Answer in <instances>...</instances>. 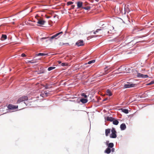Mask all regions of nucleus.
<instances>
[{
  "instance_id": "f3484780",
  "label": "nucleus",
  "mask_w": 154,
  "mask_h": 154,
  "mask_svg": "<svg viewBox=\"0 0 154 154\" xmlns=\"http://www.w3.org/2000/svg\"><path fill=\"white\" fill-rule=\"evenodd\" d=\"M121 110H122V112L126 114H127L128 113V111L127 109L122 108L121 109Z\"/></svg>"
},
{
  "instance_id": "5701e85b",
  "label": "nucleus",
  "mask_w": 154,
  "mask_h": 154,
  "mask_svg": "<svg viewBox=\"0 0 154 154\" xmlns=\"http://www.w3.org/2000/svg\"><path fill=\"white\" fill-rule=\"evenodd\" d=\"M108 147L109 148H112L113 147V146H114V144H113V143H109L108 145Z\"/></svg>"
},
{
  "instance_id": "423d86ee",
  "label": "nucleus",
  "mask_w": 154,
  "mask_h": 154,
  "mask_svg": "<svg viewBox=\"0 0 154 154\" xmlns=\"http://www.w3.org/2000/svg\"><path fill=\"white\" fill-rule=\"evenodd\" d=\"M75 45L78 47L83 46L84 45V42L82 40H79L76 43Z\"/></svg>"
},
{
  "instance_id": "9d476101",
  "label": "nucleus",
  "mask_w": 154,
  "mask_h": 154,
  "mask_svg": "<svg viewBox=\"0 0 154 154\" xmlns=\"http://www.w3.org/2000/svg\"><path fill=\"white\" fill-rule=\"evenodd\" d=\"M122 69H123L122 68V67L121 66L119 68L117 69V70L119 71V72H117L116 73V74H119L124 73V71L122 70Z\"/></svg>"
},
{
  "instance_id": "b1692460",
  "label": "nucleus",
  "mask_w": 154,
  "mask_h": 154,
  "mask_svg": "<svg viewBox=\"0 0 154 154\" xmlns=\"http://www.w3.org/2000/svg\"><path fill=\"white\" fill-rule=\"evenodd\" d=\"M82 8L86 10H89L90 9V7L89 6H87L86 7H83Z\"/></svg>"
},
{
  "instance_id": "a19ab883",
  "label": "nucleus",
  "mask_w": 154,
  "mask_h": 154,
  "mask_svg": "<svg viewBox=\"0 0 154 154\" xmlns=\"http://www.w3.org/2000/svg\"><path fill=\"white\" fill-rule=\"evenodd\" d=\"M58 63H61V62L60 61H58Z\"/></svg>"
},
{
  "instance_id": "aec40b11",
  "label": "nucleus",
  "mask_w": 154,
  "mask_h": 154,
  "mask_svg": "<svg viewBox=\"0 0 154 154\" xmlns=\"http://www.w3.org/2000/svg\"><path fill=\"white\" fill-rule=\"evenodd\" d=\"M112 123L114 125H117L118 124L119 122L117 120L114 119L113 120Z\"/></svg>"
},
{
  "instance_id": "79ce46f5",
  "label": "nucleus",
  "mask_w": 154,
  "mask_h": 154,
  "mask_svg": "<svg viewBox=\"0 0 154 154\" xmlns=\"http://www.w3.org/2000/svg\"><path fill=\"white\" fill-rule=\"evenodd\" d=\"M142 71H145V69H142Z\"/></svg>"
},
{
  "instance_id": "9b49d317",
  "label": "nucleus",
  "mask_w": 154,
  "mask_h": 154,
  "mask_svg": "<svg viewBox=\"0 0 154 154\" xmlns=\"http://www.w3.org/2000/svg\"><path fill=\"white\" fill-rule=\"evenodd\" d=\"M120 128L122 130H125L126 128L125 124L124 123L120 125Z\"/></svg>"
},
{
  "instance_id": "a878e982",
  "label": "nucleus",
  "mask_w": 154,
  "mask_h": 154,
  "mask_svg": "<svg viewBox=\"0 0 154 154\" xmlns=\"http://www.w3.org/2000/svg\"><path fill=\"white\" fill-rule=\"evenodd\" d=\"M96 37V35H91V36H89L88 37L87 39L88 40H89L90 39H91L92 38H93V37Z\"/></svg>"
},
{
  "instance_id": "c9c22d12",
  "label": "nucleus",
  "mask_w": 154,
  "mask_h": 154,
  "mask_svg": "<svg viewBox=\"0 0 154 154\" xmlns=\"http://www.w3.org/2000/svg\"><path fill=\"white\" fill-rule=\"evenodd\" d=\"M28 62L29 63H34V62H32V60H31V61H28Z\"/></svg>"
},
{
  "instance_id": "6e6552de",
  "label": "nucleus",
  "mask_w": 154,
  "mask_h": 154,
  "mask_svg": "<svg viewBox=\"0 0 154 154\" xmlns=\"http://www.w3.org/2000/svg\"><path fill=\"white\" fill-rule=\"evenodd\" d=\"M18 106H14L11 104H9L8 106V108L9 109H16Z\"/></svg>"
},
{
  "instance_id": "f704fd0d",
  "label": "nucleus",
  "mask_w": 154,
  "mask_h": 154,
  "mask_svg": "<svg viewBox=\"0 0 154 154\" xmlns=\"http://www.w3.org/2000/svg\"><path fill=\"white\" fill-rule=\"evenodd\" d=\"M75 5H72L71 6V7H72V9H74V8H75Z\"/></svg>"
},
{
  "instance_id": "4c0bfd02",
  "label": "nucleus",
  "mask_w": 154,
  "mask_h": 154,
  "mask_svg": "<svg viewBox=\"0 0 154 154\" xmlns=\"http://www.w3.org/2000/svg\"><path fill=\"white\" fill-rule=\"evenodd\" d=\"M115 149L114 148H112L111 149V151L112 152H113L114 151Z\"/></svg>"
},
{
  "instance_id": "ea45409f",
  "label": "nucleus",
  "mask_w": 154,
  "mask_h": 154,
  "mask_svg": "<svg viewBox=\"0 0 154 154\" xmlns=\"http://www.w3.org/2000/svg\"><path fill=\"white\" fill-rule=\"evenodd\" d=\"M107 98H105V99H104L103 100V101H106V100H107Z\"/></svg>"
},
{
  "instance_id": "4468645a",
  "label": "nucleus",
  "mask_w": 154,
  "mask_h": 154,
  "mask_svg": "<svg viewBox=\"0 0 154 154\" xmlns=\"http://www.w3.org/2000/svg\"><path fill=\"white\" fill-rule=\"evenodd\" d=\"M110 129H107L105 130V135L106 136H107L108 135V134L110 133Z\"/></svg>"
},
{
  "instance_id": "cd10ccee",
  "label": "nucleus",
  "mask_w": 154,
  "mask_h": 154,
  "mask_svg": "<svg viewBox=\"0 0 154 154\" xmlns=\"http://www.w3.org/2000/svg\"><path fill=\"white\" fill-rule=\"evenodd\" d=\"M154 84V81H152L151 82L149 83H148L146 84V85H150L152 84Z\"/></svg>"
},
{
  "instance_id": "f257e3e1",
  "label": "nucleus",
  "mask_w": 154,
  "mask_h": 154,
  "mask_svg": "<svg viewBox=\"0 0 154 154\" xmlns=\"http://www.w3.org/2000/svg\"><path fill=\"white\" fill-rule=\"evenodd\" d=\"M63 33V32H60L54 35H53L52 36L49 37V39L51 41V40L55 38V39H57V38H59V37L56 38L57 37V36H58L59 35H60V34H62ZM48 38H49V37H43L42 38H41V40H42L43 39H45Z\"/></svg>"
},
{
  "instance_id": "393cba45",
  "label": "nucleus",
  "mask_w": 154,
  "mask_h": 154,
  "mask_svg": "<svg viewBox=\"0 0 154 154\" xmlns=\"http://www.w3.org/2000/svg\"><path fill=\"white\" fill-rule=\"evenodd\" d=\"M55 68V67H50L48 68V70L49 71H50L53 69H54Z\"/></svg>"
},
{
  "instance_id": "e433bc0d",
  "label": "nucleus",
  "mask_w": 154,
  "mask_h": 154,
  "mask_svg": "<svg viewBox=\"0 0 154 154\" xmlns=\"http://www.w3.org/2000/svg\"><path fill=\"white\" fill-rule=\"evenodd\" d=\"M64 45H65L66 46H68L69 45V44L68 43H64Z\"/></svg>"
},
{
  "instance_id": "1a4fd4ad",
  "label": "nucleus",
  "mask_w": 154,
  "mask_h": 154,
  "mask_svg": "<svg viewBox=\"0 0 154 154\" xmlns=\"http://www.w3.org/2000/svg\"><path fill=\"white\" fill-rule=\"evenodd\" d=\"M77 6L78 7V8H82L83 3L81 2H77Z\"/></svg>"
},
{
  "instance_id": "2eb2a0df",
  "label": "nucleus",
  "mask_w": 154,
  "mask_h": 154,
  "mask_svg": "<svg viewBox=\"0 0 154 154\" xmlns=\"http://www.w3.org/2000/svg\"><path fill=\"white\" fill-rule=\"evenodd\" d=\"M106 95L109 96H111L112 95V94L109 89H108L106 91Z\"/></svg>"
},
{
  "instance_id": "2f4dec72",
  "label": "nucleus",
  "mask_w": 154,
  "mask_h": 154,
  "mask_svg": "<svg viewBox=\"0 0 154 154\" xmlns=\"http://www.w3.org/2000/svg\"><path fill=\"white\" fill-rule=\"evenodd\" d=\"M108 29H110V30L111 31V30H113L114 29V27H113L110 26Z\"/></svg>"
},
{
  "instance_id": "7c9ffc66",
  "label": "nucleus",
  "mask_w": 154,
  "mask_h": 154,
  "mask_svg": "<svg viewBox=\"0 0 154 154\" xmlns=\"http://www.w3.org/2000/svg\"><path fill=\"white\" fill-rule=\"evenodd\" d=\"M61 65L63 66H66L67 65V63H62Z\"/></svg>"
},
{
  "instance_id": "ddd939ff",
  "label": "nucleus",
  "mask_w": 154,
  "mask_h": 154,
  "mask_svg": "<svg viewBox=\"0 0 154 154\" xmlns=\"http://www.w3.org/2000/svg\"><path fill=\"white\" fill-rule=\"evenodd\" d=\"M80 101L83 103H85L87 102L88 100L86 98H82L80 99Z\"/></svg>"
},
{
  "instance_id": "39448f33",
  "label": "nucleus",
  "mask_w": 154,
  "mask_h": 154,
  "mask_svg": "<svg viewBox=\"0 0 154 154\" xmlns=\"http://www.w3.org/2000/svg\"><path fill=\"white\" fill-rule=\"evenodd\" d=\"M135 85L133 84L131 82H128L127 84H125L124 85V87L125 88H129L134 87Z\"/></svg>"
},
{
  "instance_id": "412c9836",
  "label": "nucleus",
  "mask_w": 154,
  "mask_h": 154,
  "mask_svg": "<svg viewBox=\"0 0 154 154\" xmlns=\"http://www.w3.org/2000/svg\"><path fill=\"white\" fill-rule=\"evenodd\" d=\"M36 56H45L48 55L47 54H45V53H39L38 54H36Z\"/></svg>"
},
{
  "instance_id": "20e7f679",
  "label": "nucleus",
  "mask_w": 154,
  "mask_h": 154,
  "mask_svg": "<svg viewBox=\"0 0 154 154\" xmlns=\"http://www.w3.org/2000/svg\"><path fill=\"white\" fill-rule=\"evenodd\" d=\"M28 98L26 96H22L19 98L17 100V103H19L21 102L28 100Z\"/></svg>"
},
{
  "instance_id": "f8f14e48",
  "label": "nucleus",
  "mask_w": 154,
  "mask_h": 154,
  "mask_svg": "<svg viewBox=\"0 0 154 154\" xmlns=\"http://www.w3.org/2000/svg\"><path fill=\"white\" fill-rule=\"evenodd\" d=\"M45 23V21L41 19H39L38 20L37 22V23L40 25H43Z\"/></svg>"
},
{
  "instance_id": "c756f323",
  "label": "nucleus",
  "mask_w": 154,
  "mask_h": 154,
  "mask_svg": "<svg viewBox=\"0 0 154 154\" xmlns=\"http://www.w3.org/2000/svg\"><path fill=\"white\" fill-rule=\"evenodd\" d=\"M81 96L84 97L85 98H87V96L85 93H82L81 94Z\"/></svg>"
},
{
  "instance_id": "a211bd4d",
  "label": "nucleus",
  "mask_w": 154,
  "mask_h": 154,
  "mask_svg": "<svg viewBox=\"0 0 154 154\" xmlns=\"http://www.w3.org/2000/svg\"><path fill=\"white\" fill-rule=\"evenodd\" d=\"M103 29V27H101L100 28V29H97L96 30V31H94V32L93 33L94 34H96V32H98L99 31L102 30Z\"/></svg>"
},
{
  "instance_id": "0eeeda50",
  "label": "nucleus",
  "mask_w": 154,
  "mask_h": 154,
  "mask_svg": "<svg viewBox=\"0 0 154 154\" xmlns=\"http://www.w3.org/2000/svg\"><path fill=\"white\" fill-rule=\"evenodd\" d=\"M137 76L139 78H146L148 77V76L147 75H143L139 73H137Z\"/></svg>"
},
{
  "instance_id": "dca6fc26",
  "label": "nucleus",
  "mask_w": 154,
  "mask_h": 154,
  "mask_svg": "<svg viewBox=\"0 0 154 154\" xmlns=\"http://www.w3.org/2000/svg\"><path fill=\"white\" fill-rule=\"evenodd\" d=\"M111 151L110 149L108 147L105 150V152L107 154H109L111 152Z\"/></svg>"
},
{
  "instance_id": "f03ea898",
  "label": "nucleus",
  "mask_w": 154,
  "mask_h": 154,
  "mask_svg": "<svg viewBox=\"0 0 154 154\" xmlns=\"http://www.w3.org/2000/svg\"><path fill=\"white\" fill-rule=\"evenodd\" d=\"M112 134L110 135V137L112 138H116V137L117 135L116 134V131L114 128H112Z\"/></svg>"
},
{
  "instance_id": "37998d69",
  "label": "nucleus",
  "mask_w": 154,
  "mask_h": 154,
  "mask_svg": "<svg viewBox=\"0 0 154 154\" xmlns=\"http://www.w3.org/2000/svg\"><path fill=\"white\" fill-rule=\"evenodd\" d=\"M47 94V93H45V94Z\"/></svg>"
},
{
  "instance_id": "c85d7f7f",
  "label": "nucleus",
  "mask_w": 154,
  "mask_h": 154,
  "mask_svg": "<svg viewBox=\"0 0 154 154\" xmlns=\"http://www.w3.org/2000/svg\"><path fill=\"white\" fill-rule=\"evenodd\" d=\"M95 62V60H91V61H89L88 63V64H90L91 63H94Z\"/></svg>"
},
{
  "instance_id": "72a5a7b5",
  "label": "nucleus",
  "mask_w": 154,
  "mask_h": 154,
  "mask_svg": "<svg viewBox=\"0 0 154 154\" xmlns=\"http://www.w3.org/2000/svg\"><path fill=\"white\" fill-rule=\"evenodd\" d=\"M25 56H26V55L24 54H21V56L22 57H25Z\"/></svg>"
},
{
  "instance_id": "473e14b6",
  "label": "nucleus",
  "mask_w": 154,
  "mask_h": 154,
  "mask_svg": "<svg viewBox=\"0 0 154 154\" xmlns=\"http://www.w3.org/2000/svg\"><path fill=\"white\" fill-rule=\"evenodd\" d=\"M64 43L60 42L59 44V45L60 46H63V45H64Z\"/></svg>"
},
{
  "instance_id": "7ed1b4c3",
  "label": "nucleus",
  "mask_w": 154,
  "mask_h": 154,
  "mask_svg": "<svg viewBox=\"0 0 154 154\" xmlns=\"http://www.w3.org/2000/svg\"><path fill=\"white\" fill-rule=\"evenodd\" d=\"M104 72H101L100 73V74H99L100 76H102L104 75H105L106 74L108 73L110 71H109V68H108V66H106L104 69Z\"/></svg>"
},
{
  "instance_id": "bb28decb",
  "label": "nucleus",
  "mask_w": 154,
  "mask_h": 154,
  "mask_svg": "<svg viewBox=\"0 0 154 154\" xmlns=\"http://www.w3.org/2000/svg\"><path fill=\"white\" fill-rule=\"evenodd\" d=\"M73 3V2H67V5H69L72 4Z\"/></svg>"
},
{
  "instance_id": "6ab92c4d",
  "label": "nucleus",
  "mask_w": 154,
  "mask_h": 154,
  "mask_svg": "<svg viewBox=\"0 0 154 154\" xmlns=\"http://www.w3.org/2000/svg\"><path fill=\"white\" fill-rule=\"evenodd\" d=\"M114 119V118L111 117H108L107 118V121H109L110 122L113 121V120Z\"/></svg>"
},
{
  "instance_id": "4be33fe9",
  "label": "nucleus",
  "mask_w": 154,
  "mask_h": 154,
  "mask_svg": "<svg viewBox=\"0 0 154 154\" xmlns=\"http://www.w3.org/2000/svg\"><path fill=\"white\" fill-rule=\"evenodd\" d=\"M7 38V35H5L2 34V35L1 39L2 40H4L6 39Z\"/></svg>"
},
{
  "instance_id": "58836bf2",
  "label": "nucleus",
  "mask_w": 154,
  "mask_h": 154,
  "mask_svg": "<svg viewBox=\"0 0 154 154\" xmlns=\"http://www.w3.org/2000/svg\"><path fill=\"white\" fill-rule=\"evenodd\" d=\"M108 33H112V32L111 31H108Z\"/></svg>"
}]
</instances>
